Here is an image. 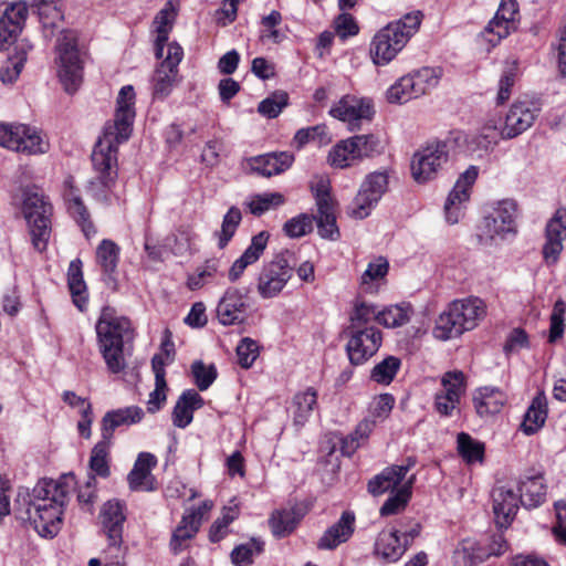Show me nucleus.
I'll list each match as a JSON object with an SVG mask.
<instances>
[{"label":"nucleus","instance_id":"dca6fc26","mask_svg":"<svg viewBox=\"0 0 566 566\" xmlns=\"http://www.w3.org/2000/svg\"><path fill=\"white\" fill-rule=\"evenodd\" d=\"M213 502L203 501L198 507L188 510L181 517L180 523L175 528L170 539V551L179 554L188 547V542L199 532L205 516L212 510Z\"/></svg>","mask_w":566,"mask_h":566},{"label":"nucleus","instance_id":"774afa93","mask_svg":"<svg viewBox=\"0 0 566 566\" xmlns=\"http://www.w3.org/2000/svg\"><path fill=\"white\" fill-rule=\"evenodd\" d=\"M260 346L256 340L244 337L237 346L238 363L242 368H250L259 357Z\"/></svg>","mask_w":566,"mask_h":566},{"label":"nucleus","instance_id":"c03bdc74","mask_svg":"<svg viewBox=\"0 0 566 566\" xmlns=\"http://www.w3.org/2000/svg\"><path fill=\"white\" fill-rule=\"evenodd\" d=\"M285 203V197L281 192H263L250 196L244 205L256 217L274 210Z\"/></svg>","mask_w":566,"mask_h":566},{"label":"nucleus","instance_id":"37998d69","mask_svg":"<svg viewBox=\"0 0 566 566\" xmlns=\"http://www.w3.org/2000/svg\"><path fill=\"white\" fill-rule=\"evenodd\" d=\"M317 405V394L313 388L296 394L293 398V422L301 428L310 419Z\"/></svg>","mask_w":566,"mask_h":566},{"label":"nucleus","instance_id":"72a5a7b5","mask_svg":"<svg viewBox=\"0 0 566 566\" xmlns=\"http://www.w3.org/2000/svg\"><path fill=\"white\" fill-rule=\"evenodd\" d=\"M177 15V8L172 0H169L165 7L157 13L154 20L155 31V55L157 59L164 57L165 45L169 39Z\"/></svg>","mask_w":566,"mask_h":566},{"label":"nucleus","instance_id":"338daca9","mask_svg":"<svg viewBox=\"0 0 566 566\" xmlns=\"http://www.w3.org/2000/svg\"><path fill=\"white\" fill-rule=\"evenodd\" d=\"M395 406V397L390 394H381L375 397L369 406V418L376 423L387 419Z\"/></svg>","mask_w":566,"mask_h":566},{"label":"nucleus","instance_id":"2f4dec72","mask_svg":"<svg viewBox=\"0 0 566 566\" xmlns=\"http://www.w3.org/2000/svg\"><path fill=\"white\" fill-rule=\"evenodd\" d=\"M144 410L137 406H129L106 412L102 419V438L112 442L116 428L138 423L144 418Z\"/></svg>","mask_w":566,"mask_h":566},{"label":"nucleus","instance_id":"49530a36","mask_svg":"<svg viewBox=\"0 0 566 566\" xmlns=\"http://www.w3.org/2000/svg\"><path fill=\"white\" fill-rule=\"evenodd\" d=\"M416 475L411 474L406 482L396 491V493L387 499L380 509L382 516L394 515L399 513L407 505L410 496Z\"/></svg>","mask_w":566,"mask_h":566},{"label":"nucleus","instance_id":"7ed1b4c3","mask_svg":"<svg viewBox=\"0 0 566 566\" xmlns=\"http://www.w3.org/2000/svg\"><path fill=\"white\" fill-rule=\"evenodd\" d=\"M43 35L52 39L59 34L56 43L57 75L69 93L75 92L83 77V61L76 44V34L63 29V14L56 6L39 9Z\"/></svg>","mask_w":566,"mask_h":566},{"label":"nucleus","instance_id":"69168bd1","mask_svg":"<svg viewBox=\"0 0 566 566\" xmlns=\"http://www.w3.org/2000/svg\"><path fill=\"white\" fill-rule=\"evenodd\" d=\"M294 144L297 148L303 147L310 142H316L318 145H324L329 142L327 128L325 125H316L312 127L301 128L294 136Z\"/></svg>","mask_w":566,"mask_h":566},{"label":"nucleus","instance_id":"de8ad7c7","mask_svg":"<svg viewBox=\"0 0 566 566\" xmlns=\"http://www.w3.org/2000/svg\"><path fill=\"white\" fill-rule=\"evenodd\" d=\"M409 74L415 83V92L420 97L437 87L442 76V70L424 66Z\"/></svg>","mask_w":566,"mask_h":566},{"label":"nucleus","instance_id":"864d4df0","mask_svg":"<svg viewBox=\"0 0 566 566\" xmlns=\"http://www.w3.org/2000/svg\"><path fill=\"white\" fill-rule=\"evenodd\" d=\"M358 160L349 138L337 143L328 155V161L333 167L346 168Z\"/></svg>","mask_w":566,"mask_h":566},{"label":"nucleus","instance_id":"0eeeda50","mask_svg":"<svg viewBox=\"0 0 566 566\" xmlns=\"http://www.w3.org/2000/svg\"><path fill=\"white\" fill-rule=\"evenodd\" d=\"M485 314L486 306L479 297L455 300L438 317L433 334L441 340L458 337L475 328Z\"/></svg>","mask_w":566,"mask_h":566},{"label":"nucleus","instance_id":"0e129e2a","mask_svg":"<svg viewBox=\"0 0 566 566\" xmlns=\"http://www.w3.org/2000/svg\"><path fill=\"white\" fill-rule=\"evenodd\" d=\"M281 22L282 15L276 10H273L269 15L263 17L261 21L262 30L260 39L262 41L280 43L284 38V34L277 29V25H280Z\"/></svg>","mask_w":566,"mask_h":566},{"label":"nucleus","instance_id":"b1692460","mask_svg":"<svg viewBox=\"0 0 566 566\" xmlns=\"http://www.w3.org/2000/svg\"><path fill=\"white\" fill-rule=\"evenodd\" d=\"M28 17V6L18 1L10 3L0 17V50L14 41L21 33Z\"/></svg>","mask_w":566,"mask_h":566},{"label":"nucleus","instance_id":"423d86ee","mask_svg":"<svg viewBox=\"0 0 566 566\" xmlns=\"http://www.w3.org/2000/svg\"><path fill=\"white\" fill-rule=\"evenodd\" d=\"M422 21V13L413 11L381 28L370 43V56L376 65H387L416 34Z\"/></svg>","mask_w":566,"mask_h":566},{"label":"nucleus","instance_id":"473e14b6","mask_svg":"<svg viewBox=\"0 0 566 566\" xmlns=\"http://www.w3.org/2000/svg\"><path fill=\"white\" fill-rule=\"evenodd\" d=\"M269 238L270 234L265 231H261L252 238L250 245L233 262L229 271V280L231 282H235L249 265L259 261L268 245Z\"/></svg>","mask_w":566,"mask_h":566},{"label":"nucleus","instance_id":"f03ea898","mask_svg":"<svg viewBox=\"0 0 566 566\" xmlns=\"http://www.w3.org/2000/svg\"><path fill=\"white\" fill-rule=\"evenodd\" d=\"M73 484L74 475L65 474L59 480L42 479L33 488L27 515L39 535L53 537L59 533Z\"/></svg>","mask_w":566,"mask_h":566},{"label":"nucleus","instance_id":"ea45409f","mask_svg":"<svg viewBox=\"0 0 566 566\" xmlns=\"http://www.w3.org/2000/svg\"><path fill=\"white\" fill-rule=\"evenodd\" d=\"M520 501L525 507H537L546 497V486L542 475L530 476L520 483Z\"/></svg>","mask_w":566,"mask_h":566},{"label":"nucleus","instance_id":"58836bf2","mask_svg":"<svg viewBox=\"0 0 566 566\" xmlns=\"http://www.w3.org/2000/svg\"><path fill=\"white\" fill-rule=\"evenodd\" d=\"M500 139L504 138V125L502 126L500 118L488 119L479 133L471 138L473 149L489 151L494 148Z\"/></svg>","mask_w":566,"mask_h":566},{"label":"nucleus","instance_id":"f3484780","mask_svg":"<svg viewBox=\"0 0 566 566\" xmlns=\"http://www.w3.org/2000/svg\"><path fill=\"white\" fill-rule=\"evenodd\" d=\"M382 343L381 332L376 327L352 329L346 345L348 358L353 365H361L373 357Z\"/></svg>","mask_w":566,"mask_h":566},{"label":"nucleus","instance_id":"a19ab883","mask_svg":"<svg viewBox=\"0 0 566 566\" xmlns=\"http://www.w3.org/2000/svg\"><path fill=\"white\" fill-rule=\"evenodd\" d=\"M546 417V397L543 392H541L533 399L531 406L528 407L521 428L526 434H533L544 424Z\"/></svg>","mask_w":566,"mask_h":566},{"label":"nucleus","instance_id":"ddd939ff","mask_svg":"<svg viewBox=\"0 0 566 566\" xmlns=\"http://www.w3.org/2000/svg\"><path fill=\"white\" fill-rule=\"evenodd\" d=\"M184 57V50L177 42L167 44V54L153 76V95L157 99L166 98L179 82L178 65Z\"/></svg>","mask_w":566,"mask_h":566},{"label":"nucleus","instance_id":"79ce46f5","mask_svg":"<svg viewBox=\"0 0 566 566\" xmlns=\"http://www.w3.org/2000/svg\"><path fill=\"white\" fill-rule=\"evenodd\" d=\"M83 264L80 259L71 261L67 270V285L74 304L82 311L86 304V284L83 279Z\"/></svg>","mask_w":566,"mask_h":566},{"label":"nucleus","instance_id":"052dcab7","mask_svg":"<svg viewBox=\"0 0 566 566\" xmlns=\"http://www.w3.org/2000/svg\"><path fill=\"white\" fill-rule=\"evenodd\" d=\"M400 359L388 356L371 369L370 378L377 384L389 385L400 368Z\"/></svg>","mask_w":566,"mask_h":566},{"label":"nucleus","instance_id":"bf43d9fd","mask_svg":"<svg viewBox=\"0 0 566 566\" xmlns=\"http://www.w3.org/2000/svg\"><path fill=\"white\" fill-rule=\"evenodd\" d=\"M242 220V214L239 208L231 207L228 212L224 214L221 230L216 233L218 238V247L223 249L227 247L229 241L234 235L240 222Z\"/></svg>","mask_w":566,"mask_h":566},{"label":"nucleus","instance_id":"7c9ffc66","mask_svg":"<svg viewBox=\"0 0 566 566\" xmlns=\"http://www.w3.org/2000/svg\"><path fill=\"white\" fill-rule=\"evenodd\" d=\"M294 161L291 153H272L250 158L248 165L251 171L263 177L279 175L289 169Z\"/></svg>","mask_w":566,"mask_h":566},{"label":"nucleus","instance_id":"aec40b11","mask_svg":"<svg viewBox=\"0 0 566 566\" xmlns=\"http://www.w3.org/2000/svg\"><path fill=\"white\" fill-rule=\"evenodd\" d=\"M479 175L476 166H470L457 180L444 203L448 223L454 224L463 216V203L470 198V189Z\"/></svg>","mask_w":566,"mask_h":566},{"label":"nucleus","instance_id":"8fccbe9b","mask_svg":"<svg viewBox=\"0 0 566 566\" xmlns=\"http://www.w3.org/2000/svg\"><path fill=\"white\" fill-rule=\"evenodd\" d=\"M111 444L112 442L109 440L102 438V440L94 446L91 452L90 468L101 478H107L111 473L108 464Z\"/></svg>","mask_w":566,"mask_h":566},{"label":"nucleus","instance_id":"412c9836","mask_svg":"<svg viewBox=\"0 0 566 566\" xmlns=\"http://www.w3.org/2000/svg\"><path fill=\"white\" fill-rule=\"evenodd\" d=\"M126 506L119 500H109L101 509L99 521L106 534L109 546L119 551L123 536V526L126 521Z\"/></svg>","mask_w":566,"mask_h":566},{"label":"nucleus","instance_id":"393cba45","mask_svg":"<svg viewBox=\"0 0 566 566\" xmlns=\"http://www.w3.org/2000/svg\"><path fill=\"white\" fill-rule=\"evenodd\" d=\"M566 238V209H558L546 226V242L543 247V256L547 264H555L563 250V240Z\"/></svg>","mask_w":566,"mask_h":566},{"label":"nucleus","instance_id":"a211bd4d","mask_svg":"<svg viewBox=\"0 0 566 566\" xmlns=\"http://www.w3.org/2000/svg\"><path fill=\"white\" fill-rule=\"evenodd\" d=\"M517 213L518 208L515 200L503 199L496 202L492 213L484 219V234L494 240L503 238L506 233H514Z\"/></svg>","mask_w":566,"mask_h":566},{"label":"nucleus","instance_id":"4c0bfd02","mask_svg":"<svg viewBox=\"0 0 566 566\" xmlns=\"http://www.w3.org/2000/svg\"><path fill=\"white\" fill-rule=\"evenodd\" d=\"M151 369L155 375V389L149 394V399L147 401V409L149 412L158 411L166 401V391H167V382H166V371H165V361L163 360V355H154L151 359Z\"/></svg>","mask_w":566,"mask_h":566},{"label":"nucleus","instance_id":"20e7f679","mask_svg":"<svg viewBox=\"0 0 566 566\" xmlns=\"http://www.w3.org/2000/svg\"><path fill=\"white\" fill-rule=\"evenodd\" d=\"M99 353L113 374L123 371L126 367L124 347L134 337L130 321L118 316L114 308L106 306L95 325Z\"/></svg>","mask_w":566,"mask_h":566},{"label":"nucleus","instance_id":"3c124183","mask_svg":"<svg viewBox=\"0 0 566 566\" xmlns=\"http://www.w3.org/2000/svg\"><path fill=\"white\" fill-rule=\"evenodd\" d=\"M298 522L300 518L293 510H282L272 515L270 526L275 536L284 537L295 530Z\"/></svg>","mask_w":566,"mask_h":566},{"label":"nucleus","instance_id":"f704fd0d","mask_svg":"<svg viewBox=\"0 0 566 566\" xmlns=\"http://www.w3.org/2000/svg\"><path fill=\"white\" fill-rule=\"evenodd\" d=\"M505 401V394L495 387H482L476 390L473 397L474 407L480 417L499 413Z\"/></svg>","mask_w":566,"mask_h":566},{"label":"nucleus","instance_id":"e2e57ef3","mask_svg":"<svg viewBox=\"0 0 566 566\" xmlns=\"http://www.w3.org/2000/svg\"><path fill=\"white\" fill-rule=\"evenodd\" d=\"M376 424L377 423L375 422V420L370 418L364 419L361 422H359L355 431L344 440L342 447L343 453L349 455L355 449H357L359 447L360 441L368 438V436L374 430Z\"/></svg>","mask_w":566,"mask_h":566},{"label":"nucleus","instance_id":"603ef678","mask_svg":"<svg viewBox=\"0 0 566 566\" xmlns=\"http://www.w3.org/2000/svg\"><path fill=\"white\" fill-rule=\"evenodd\" d=\"M388 261L379 256L371 261L360 277V284L365 292L374 291V283L384 280L388 273Z\"/></svg>","mask_w":566,"mask_h":566},{"label":"nucleus","instance_id":"4468645a","mask_svg":"<svg viewBox=\"0 0 566 566\" xmlns=\"http://www.w3.org/2000/svg\"><path fill=\"white\" fill-rule=\"evenodd\" d=\"M328 113L332 117L347 123L349 130H357L360 128L361 120L371 119L374 108L369 98L347 94L340 97Z\"/></svg>","mask_w":566,"mask_h":566},{"label":"nucleus","instance_id":"bb28decb","mask_svg":"<svg viewBox=\"0 0 566 566\" xmlns=\"http://www.w3.org/2000/svg\"><path fill=\"white\" fill-rule=\"evenodd\" d=\"M416 465V459L409 457L405 464L391 465L386 468L380 474L375 476L368 483V491L374 495H380L387 491L398 490L411 468Z\"/></svg>","mask_w":566,"mask_h":566},{"label":"nucleus","instance_id":"6e6552de","mask_svg":"<svg viewBox=\"0 0 566 566\" xmlns=\"http://www.w3.org/2000/svg\"><path fill=\"white\" fill-rule=\"evenodd\" d=\"M52 205L44 195L35 188L23 192L22 211L29 226L33 248L43 252L51 237Z\"/></svg>","mask_w":566,"mask_h":566},{"label":"nucleus","instance_id":"13d9d810","mask_svg":"<svg viewBox=\"0 0 566 566\" xmlns=\"http://www.w3.org/2000/svg\"><path fill=\"white\" fill-rule=\"evenodd\" d=\"M219 259H209L203 265L199 266L195 273L188 275L187 286L191 291L201 289L209 280H211L220 269Z\"/></svg>","mask_w":566,"mask_h":566},{"label":"nucleus","instance_id":"4d7b16f0","mask_svg":"<svg viewBox=\"0 0 566 566\" xmlns=\"http://www.w3.org/2000/svg\"><path fill=\"white\" fill-rule=\"evenodd\" d=\"M358 160L370 158L381 153V144L373 134L356 135L349 138Z\"/></svg>","mask_w":566,"mask_h":566},{"label":"nucleus","instance_id":"6e6d98bb","mask_svg":"<svg viewBox=\"0 0 566 566\" xmlns=\"http://www.w3.org/2000/svg\"><path fill=\"white\" fill-rule=\"evenodd\" d=\"M415 83L411 80L410 74L401 76L395 84H392L387 91V99L390 103H406L412 98H417L415 92Z\"/></svg>","mask_w":566,"mask_h":566},{"label":"nucleus","instance_id":"5fc2aeb1","mask_svg":"<svg viewBox=\"0 0 566 566\" xmlns=\"http://www.w3.org/2000/svg\"><path fill=\"white\" fill-rule=\"evenodd\" d=\"M458 451L468 462H481L484 455V444L474 440L470 434L461 432L458 434Z\"/></svg>","mask_w":566,"mask_h":566},{"label":"nucleus","instance_id":"e433bc0d","mask_svg":"<svg viewBox=\"0 0 566 566\" xmlns=\"http://www.w3.org/2000/svg\"><path fill=\"white\" fill-rule=\"evenodd\" d=\"M203 405L202 397L193 389L186 390L179 397L174 411L172 422L178 428H185L192 421V413Z\"/></svg>","mask_w":566,"mask_h":566},{"label":"nucleus","instance_id":"680f3d73","mask_svg":"<svg viewBox=\"0 0 566 566\" xmlns=\"http://www.w3.org/2000/svg\"><path fill=\"white\" fill-rule=\"evenodd\" d=\"M69 196H72L67 198V208L70 213L81 224L85 237L91 238V235H94L96 233V230L92 221L90 220V213L86 207L84 206L80 197L73 196L72 193H70Z\"/></svg>","mask_w":566,"mask_h":566},{"label":"nucleus","instance_id":"9d476101","mask_svg":"<svg viewBox=\"0 0 566 566\" xmlns=\"http://www.w3.org/2000/svg\"><path fill=\"white\" fill-rule=\"evenodd\" d=\"M293 254L284 251L272 261L263 264L256 281V292L261 298L277 296L293 275Z\"/></svg>","mask_w":566,"mask_h":566},{"label":"nucleus","instance_id":"cd10ccee","mask_svg":"<svg viewBox=\"0 0 566 566\" xmlns=\"http://www.w3.org/2000/svg\"><path fill=\"white\" fill-rule=\"evenodd\" d=\"M493 513L495 522L500 527H507L514 520L517 510L520 496L510 486H497L492 492Z\"/></svg>","mask_w":566,"mask_h":566},{"label":"nucleus","instance_id":"a18cd8bd","mask_svg":"<svg viewBox=\"0 0 566 566\" xmlns=\"http://www.w3.org/2000/svg\"><path fill=\"white\" fill-rule=\"evenodd\" d=\"M231 504L226 505L221 510V516L218 517L209 530V539L213 543L220 542L229 533V525L239 517L240 509L234 500Z\"/></svg>","mask_w":566,"mask_h":566},{"label":"nucleus","instance_id":"5701e85b","mask_svg":"<svg viewBox=\"0 0 566 566\" xmlns=\"http://www.w3.org/2000/svg\"><path fill=\"white\" fill-rule=\"evenodd\" d=\"M538 106L531 101H516L504 122V138L512 139L527 130L538 116Z\"/></svg>","mask_w":566,"mask_h":566},{"label":"nucleus","instance_id":"f257e3e1","mask_svg":"<svg viewBox=\"0 0 566 566\" xmlns=\"http://www.w3.org/2000/svg\"><path fill=\"white\" fill-rule=\"evenodd\" d=\"M135 91L132 85L120 88L114 119L106 123L103 136L92 153L93 168L99 184L109 188L117 178V147L132 134L135 118Z\"/></svg>","mask_w":566,"mask_h":566},{"label":"nucleus","instance_id":"c85d7f7f","mask_svg":"<svg viewBox=\"0 0 566 566\" xmlns=\"http://www.w3.org/2000/svg\"><path fill=\"white\" fill-rule=\"evenodd\" d=\"M157 465V459L149 452H140L135 461L127 480L130 490L149 492L155 490V478L151 470Z\"/></svg>","mask_w":566,"mask_h":566},{"label":"nucleus","instance_id":"09e8293b","mask_svg":"<svg viewBox=\"0 0 566 566\" xmlns=\"http://www.w3.org/2000/svg\"><path fill=\"white\" fill-rule=\"evenodd\" d=\"M411 313L409 304L390 305L378 313L377 322L386 327L402 326L410 321Z\"/></svg>","mask_w":566,"mask_h":566},{"label":"nucleus","instance_id":"4be33fe9","mask_svg":"<svg viewBox=\"0 0 566 566\" xmlns=\"http://www.w3.org/2000/svg\"><path fill=\"white\" fill-rule=\"evenodd\" d=\"M248 315L247 295L237 287H229L217 306L218 321L224 325H237L245 322Z\"/></svg>","mask_w":566,"mask_h":566},{"label":"nucleus","instance_id":"6ab92c4d","mask_svg":"<svg viewBox=\"0 0 566 566\" xmlns=\"http://www.w3.org/2000/svg\"><path fill=\"white\" fill-rule=\"evenodd\" d=\"M520 22L518 3L516 0H502L494 18L484 30V35H494L488 41L493 45L517 30Z\"/></svg>","mask_w":566,"mask_h":566},{"label":"nucleus","instance_id":"c756f323","mask_svg":"<svg viewBox=\"0 0 566 566\" xmlns=\"http://www.w3.org/2000/svg\"><path fill=\"white\" fill-rule=\"evenodd\" d=\"M355 514L352 511H345L339 520L329 526L317 543L321 549H335L340 544L347 542L355 531Z\"/></svg>","mask_w":566,"mask_h":566},{"label":"nucleus","instance_id":"1a4fd4ad","mask_svg":"<svg viewBox=\"0 0 566 566\" xmlns=\"http://www.w3.org/2000/svg\"><path fill=\"white\" fill-rule=\"evenodd\" d=\"M0 145L27 155L45 154L50 147L45 135L27 124H0Z\"/></svg>","mask_w":566,"mask_h":566},{"label":"nucleus","instance_id":"f8f14e48","mask_svg":"<svg viewBox=\"0 0 566 566\" xmlns=\"http://www.w3.org/2000/svg\"><path fill=\"white\" fill-rule=\"evenodd\" d=\"M389 176L386 171H374L366 176L354 198L348 213L355 219L367 218L388 190Z\"/></svg>","mask_w":566,"mask_h":566},{"label":"nucleus","instance_id":"39448f33","mask_svg":"<svg viewBox=\"0 0 566 566\" xmlns=\"http://www.w3.org/2000/svg\"><path fill=\"white\" fill-rule=\"evenodd\" d=\"M317 216L301 213L285 222L283 230L290 238H300L313 230L316 220L318 233L324 239L337 240L339 230L336 224L335 205L329 193L328 185L321 180L314 189Z\"/></svg>","mask_w":566,"mask_h":566},{"label":"nucleus","instance_id":"2eb2a0df","mask_svg":"<svg viewBox=\"0 0 566 566\" xmlns=\"http://www.w3.org/2000/svg\"><path fill=\"white\" fill-rule=\"evenodd\" d=\"M442 390L434 396V409L444 417L453 415L467 389L465 376L460 370L447 371L441 378Z\"/></svg>","mask_w":566,"mask_h":566},{"label":"nucleus","instance_id":"9b49d317","mask_svg":"<svg viewBox=\"0 0 566 566\" xmlns=\"http://www.w3.org/2000/svg\"><path fill=\"white\" fill-rule=\"evenodd\" d=\"M449 159V145L443 140H431L413 154L411 174L417 182L433 179Z\"/></svg>","mask_w":566,"mask_h":566},{"label":"nucleus","instance_id":"c9c22d12","mask_svg":"<svg viewBox=\"0 0 566 566\" xmlns=\"http://www.w3.org/2000/svg\"><path fill=\"white\" fill-rule=\"evenodd\" d=\"M398 531H381L375 543V554L385 562L395 563L405 554L408 543H401Z\"/></svg>","mask_w":566,"mask_h":566},{"label":"nucleus","instance_id":"a878e982","mask_svg":"<svg viewBox=\"0 0 566 566\" xmlns=\"http://www.w3.org/2000/svg\"><path fill=\"white\" fill-rule=\"evenodd\" d=\"M119 247L112 240L104 239L96 248L95 259L102 272V280L105 285L116 291L117 283V264L119 260Z\"/></svg>","mask_w":566,"mask_h":566}]
</instances>
